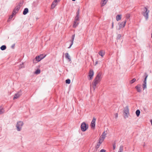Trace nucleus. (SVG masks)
Masks as SVG:
<instances>
[{
    "label": "nucleus",
    "instance_id": "1",
    "mask_svg": "<svg viewBox=\"0 0 152 152\" xmlns=\"http://www.w3.org/2000/svg\"><path fill=\"white\" fill-rule=\"evenodd\" d=\"M102 73L101 72H98L95 78L92 83L93 88L95 90L97 85L101 81L102 78Z\"/></svg>",
    "mask_w": 152,
    "mask_h": 152
},
{
    "label": "nucleus",
    "instance_id": "2",
    "mask_svg": "<svg viewBox=\"0 0 152 152\" xmlns=\"http://www.w3.org/2000/svg\"><path fill=\"white\" fill-rule=\"evenodd\" d=\"M124 113L125 118H128L129 115V110L128 106H126L124 108Z\"/></svg>",
    "mask_w": 152,
    "mask_h": 152
},
{
    "label": "nucleus",
    "instance_id": "3",
    "mask_svg": "<svg viewBox=\"0 0 152 152\" xmlns=\"http://www.w3.org/2000/svg\"><path fill=\"white\" fill-rule=\"evenodd\" d=\"M144 11L145 12H143L142 14L145 19L147 20L148 18V14L149 12V10H148L145 7Z\"/></svg>",
    "mask_w": 152,
    "mask_h": 152
},
{
    "label": "nucleus",
    "instance_id": "4",
    "mask_svg": "<svg viewBox=\"0 0 152 152\" xmlns=\"http://www.w3.org/2000/svg\"><path fill=\"white\" fill-rule=\"evenodd\" d=\"M81 130L83 132H85L87 130L88 128V125L86 124L84 122L81 124Z\"/></svg>",
    "mask_w": 152,
    "mask_h": 152
},
{
    "label": "nucleus",
    "instance_id": "5",
    "mask_svg": "<svg viewBox=\"0 0 152 152\" xmlns=\"http://www.w3.org/2000/svg\"><path fill=\"white\" fill-rule=\"evenodd\" d=\"M23 125V123L22 121L18 122L16 125L17 130L20 131L21 130L22 126Z\"/></svg>",
    "mask_w": 152,
    "mask_h": 152
},
{
    "label": "nucleus",
    "instance_id": "6",
    "mask_svg": "<svg viewBox=\"0 0 152 152\" xmlns=\"http://www.w3.org/2000/svg\"><path fill=\"white\" fill-rule=\"evenodd\" d=\"M94 75V72L93 70L90 69L89 71L88 76V79L89 80H92Z\"/></svg>",
    "mask_w": 152,
    "mask_h": 152
},
{
    "label": "nucleus",
    "instance_id": "7",
    "mask_svg": "<svg viewBox=\"0 0 152 152\" xmlns=\"http://www.w3.org/2000/svg\"><path fill=\"white\" fill-rule=\"evenodd\" d=\"M126 20H125L124 22H121L120 23H119V27L118 28H117V29L118 30H120L121 28H123L125 26L126 23Z\"/></svg>",
    "mask_w": 152,
    "mask_h": 152
},
{
    "label": "nucleus",
    "instance_id": "8",
    "mask_svg": "<svg viewBox=\"0 0 152 152\" xmlns=\"http://www.w3.org/2000/svg\"><path fill=\"white\" fill-rule=\"evenodd\" d=\"M96 119L95 118H93L91 122V128H94L95 126V122Z\"/></svg>",
    "mask_w": 152,
    "mask_h": 152
},
{
    "label": "nucleus",
    "instance_id": "9",
    "mask_svg": "<svg viewBox=\"0 0 152 152\" xmlns=\"http://www.w3.org/2000/svg\"><path fill=\"white\" fill-rule=\"evenodd\" d=\"M106 133L104 132L102 134V135H101V136L99 138V139L102 140L104 141V139L105 138L106 135Z\"/></svg>",
    "mask_w": 152,
    "mask_h": 152
},
{
    "label": "nucleus",
    "instance_id": "10",
    "mask_svg": "<svg viewBox=\"0 0 152 152\" xmlns=\"http://www.w3.org/2000/svg\"><path fill=\"white\" fill-rule=\"evenodd\" d=\"M41 60V58H40L39 56H37L33 60V62L34 63H36L38 62L39 61Z\"/></svg>",
    "mask_w": 152,
    "mask_h": 152
},
{
    "label": "nucleus",
    "instance_id": "11",
    "mask_svg": "<svg viewBox=\"0 0 152 152\" xmlns=\"http://www.w3.org/2000/svg\"><path fill=\"white\" fill-rule=\"evenodd\" d=\"M148 77V75H146L145 78V80L144 81L143 83V90L146 88V79Z\"/></svg>",
    "mask_w": 152,
    "mask_h": 152
},
{
    "label": "nucleus",
    "instance_id": "12",
    "mask_svg": "<svg viewBox=\"0 0 152 152\" xmlns=\"http://www.w3.org/2000/svg\"><path fill=\"white\" fill-rule=\"evenodd\" d=\"M21 95V91L18 92L17 93L15 94L13 97V99H16L19 97Z\"/></svg>",
    "mask_w": 152,
    "mask_h": 152
},
{
    "label": "nucleus",
    "instance_id": "13",
    "mask_svg": "<svg viewBox=\"0 0 152 152\" xmlns=\"http://www.w3.org/2000/svg\"><path fill=\"white\" fill-rule=\"evenodd\" d=\"M57 2L56 1V0H54V1L53 2L51 6V9H54L56 6L57 5Z\"/></svg>",
    "mask_w": 152,
    "mask_h": 152
},
{
    "label": "nucleus",
    "instance_id": "14",
    "mask_svg": "<svg viewBox=\"0 0 152 152\" xmlns=\"http://www.w3.org/2000/svg\"><path fill=\"white\" fill-rule=\"evenodd\" d=\"M19 9L20 8L19 6H16L12 12L13 14H15L17 12Z\"/></svg>",
    "mask_w": 152,
    "mask_h": 152
},
{
    "label": "nucleus",
    "instance_id": "15",
    "mask_svg": "<svg viewBox=\"0 0 152 152\" xmlns=\"http://www.w3.org/2000/svg\"><path fill=\"white\" fill-rule=\"evenodd\" d=\"M75 37V34H74V35H73L72 37V39L71 40V44L70 45V46L68 47L69 48H70L71 47L72 45H73V41H74V39Z\"/></svg>",
    "mask_w": 152,
    "mask_h": 152
},
{
    "label": "nucleus",
    "instance_id": "16",
    "mask_svg": "<svg viewBox=\"0 0 152 152\" xmlns=\"http://www.w3.org/2000/svg\"><path fill=\"white\" fill-rule=\"evenodd\" d=\"M108 1V0H102L101 2V6L102 7L105 5Z\"/></svg>",
    "mask_w": 152,
    "mask_h": 152
},
{
    "label": "nucleus",
    "instance_id": "17",
    "mask_svg": "<svg viewBox=\"0 0 152 152\" xmlns=\"http://www.w3.org/2000/svg\"><path fill=\"white\" fill-rule=\"evenodd\" d=\"M65 58L66 59L68 60L69 61H71V59L70 58V57L69 56V54L68 53H66L65 54Z\"/></svg>",
    "mask_w": 152,
    "mask_h": 152
},
{
    "label": "nucleus",
    "instance_id": "18",
    "mask_svg": "<svg viewBox=\"0 0 152 152\" xmlns=\"http://www.w3.org/2000/svg\"><path fill=\"white\" fill-rule=\"evenodd\" d=\"M79 23V21H78L76 20H75L74 21V24L73 25V27L74 28H76L78 25Z\"/></svg>",
    "mask_w": 152,
    "mask_h": 152
},
{
    "label": "nucleus",
    "instance_id": "19",
    "mask_svg": "<svg viewBox=\"0 0 152 152\" xmlns=\"http://www.w3.org/2000/svg\"><path fill=\"white\" fill-rule=\"evenodd\" d=\"M99 54L102 57H103L104 55L105 52L104 51L102 50L99 51Z\"/></svg>",
    "mask_w": 152,
    "mask_h": 152
},
{
    "label": "nucleus",
    "instance_id": "20",
    "mask_svg": "<svg viewBox=\"0 0 152 152\" xmlns=\"http://www.w3.org/2000/svg\"><path fill=\"white\" fill-rule=\"evenodd\" d=\"M121 15H117L116 18V20L117 21H118L120 20L121 19Z\"/></svg>",
    "mask_w": 152,
    "mask_h": 152
},
{
    "label": "nucleus",
    "instance_id": "21",
    "mask_svg": "<svg viewBox=\"0 0 152 152\" xmlns=\"http://www.w3.org/2000/svg\"><path fill=\"white\" fill-rule=\"evenodd\" d=\"M135 88L137 92H140L141 91V87L140 86H137L135 87Z\"/></svg>",
    "mask_w": 152,
    "mask_h": 152
},
{
    "label": "nucleus",
    "instance_id": "22",
    "mask_svg": "<svg viewBox=\"0 0 152 152\" xmlns=\"http://www.w3.org/2000/svg\"><path fill=\"white\" fill-rule=\"evenodd\" d=\"M28 12V9L26 8H25L23 11V14L24 15H26Z\"/></svg>",
    "mask_w": 152,
    "mask_h": 152
},
{
    "label": "nucleus",
    "instance_id": "23",
    "mask_svg": "<svg viewBox=\"0 0 152 152\" xmlns=\"http://www.w3.org/2000/svg\"><path fill=\"white\" fill-rule=\"evenodd\" d=\"M4 111L3 108L1 107H0V114H1L4 113Z\"/></svg>",
    "mask_w": 152,
    "mask_h": 152
},
{
    "label": "nucleus",
    "instance_id": "24",
    "mask_svg": "<svg viewBox=\"0 0 152 152\" xmlns=\"http://www.w3.org/2000/svg\"><path fill=\"white\" fill-rule=\"evenodd\" d=\"M6 48V47L5 45H3L0 47L1 49L2 50H5Z\"/></svg>",
    "mask_w": 152,
    "mask_h": 152
},
{
    "label": "nucleus",
    "instance_id": "25",
    "mask_svg": "<svg viewBox=\"0 0 152 152\" xmlns=\"http://www.w3.org/2000/svg\"><path fill=\"white\" fill-rule=\"evenodd\" d=\"M140 113V111L139 110H137L136 111V114L137 116H139Z\"/></svg>",
    "mask_w": 152,
    "mask_h": 152
},
{
    "label": "nucleus",
    "instance_id": "26",
    "mask_svg": "<svg viewBox=\"0 0 152 152\" xmlns=\"http://www.w3.org/2000/svg\"><path fill=\"white\" fill-rule=\"evenodd\" d=\"M100 145H100L99 143H97L96 145L95 146V148L96 149V150H97L99 148Z\"/></svg>",
    "mask_w": 152,
    "mask_h": 152
},
{
    "label": "nucleus",
    "instance_id": "27",
    "mask_svg": "<svg viewBox=\"0 0 152 152\" xmlns=\"http://www.w3.org/2000/svg\"><path fill=\"white\" fill-rule=\"evenodd\" d=\"M40 72V71L39 69H37L35 72V73L36 74H39Z\"/></svg>",
    "mask_w": 152,
    "mask_h": 152
},
{
    "label": "nucleus",
    "instance_id": "28",
    "mask_svg": "<svg viewBox=\"0 0 152 152\" xmlns=\"http://www.w3.org/2000/svg\"><path fill=\"white\" fill-rule=\"evenodd\" d=\"M15 15V14H13V13H12V15H11L9 17V19L8 20V21H10V20H11L13 18L14 15Z\"/></svg>",
    "mask_w": 152,
    "mask_h": 152
},
{
    "label": "nucleus",
    "instance_id": "29",
    "mask_svg": "<svg viewBox=\"0 0 152 152\" xmlns=\"http://www.w3.org/2000/svg\"><path fill=\"white\" fill-rule=\"evenodd\" d=\"M79 15H76L75 18V20L78 21H79Z\"/></svg>",
    "mask_w": 152,
    "mask_h": 152
},
{
    "label": "nucleus",
    "instance_id": "30",
    "mask_svg": "<svg viewBox=\"0 0 152 152\" xmlns=\"http://www.w3.org/2000/svg\"><path fill=\"white\" fill-rule=\"evenodd\" d=\"M39 56L40 58H41V60L43 59V58H44L45 56H43V54L40 55Z\"/></svg>",
    "mask_w": 152,
    "mask_h": 152
},
{
    "label": "nucleus",
    "instance_id": "31",
    "mask_svg": "<svg viewBox=\"0 0 152 152\" xmlns=\"http://www.w3.org/2000/svg\"><path fill=\"white\" fill-rule=\"evenodd\" d=\"M122 37L121 35V34H118L117 37V39H121Z\"/></svg>",
    "mask_w": 152,
    "mask_h": 152
},
{
    "label": "nucleus",
    "instance_id": "32",
    "mask_svg": "<svg viewBox=\"0 0 152 152\" xmlns=\"http://www.w3.org/2000/svg\"><path fill=\"white\" fill-rule=\"evenodd\" d=\"M123 146L122 145L120 146L119 149V151H123Z\"/></svg>",
    "mask_w": 152,
    "mask_h": 152
},
{
    "label": "nucleus",
    "instance_id": "33",
    "mask_svg": "<svg viewBox=\"0 0 152 152\" xmlns=\"http://www.w3.org/2000/svg\"><path fill=\"white\" fill-rule=\"evenodd\" d=\"M66 83L70 84V80L69 79H67L66 80Z\"/></svg>",
    "mask_w": 152,
    "mask_h": 152
},
{
    "label": "nucleus",
    "instance_id": "34",
    "mask_svg": "<svg viewBox=\"0 0 152 152\" xmlns=\"http://www.w3.org/2000/svg\"><path fill=\"white\" fill-rule=\"evenodd\" d=\"M130 17V15L129 14H126V19H128Z\"/></svg>",
    "mask_w": 152,
    "mask_h": 152
},
{
    "label": "nucleus",
    "instance_id": "35",
    "mask_svg": "<svg viewBox=\"0 0 152 152\" xmlns=\"http://www.w3.org/2000/svg\"><path fill=\"white\" fill-rule=\"evenodd\" d=\"M136 81V79L135 78H134L132 80H131L130 81V83H132Z\"/></svg>",
    "mask_w": 152,
    "mask_h": 152
},
{
    "label": "nucleus",
    "instance_id": "36",
    "mask_svg": "<svg viewBox=\"0 0 152 152\" xmlns=\"http://www.w3.org/2000/svg\"><path fill=\"white\" fill-rule=\"evenodd\" d=\"M98 141H99L97 143H99L100 145H101L103 142V141L99 139V140Z\"/></svg>",
    "mask_w": 152,
    "mask_h": 152
},
{
    "label": "nucleus",
    "instance_id": "37",
    "mask_svg": "<svg viewBox=\"0 0 152 152\" xmlns=\"http://www.w3.org/2000/svg\"><path fill=\"white\" fill-rule=\"evenodd\" d=\"M80 9H78V10L77 12V13L76 15H79V13H80Z\"/></svg>",
    "mask_w": 152,
    "mask_h": 152
},
{
    "label": "nucleus",
    "instance_id": "38",
    "mask_svg": "<svg viewBox=\"0 0 152 152\" xmlns=\"http://www.w3.org/2000/svg\"><path fill=\"white\" fill-rule=\"evenodd\" d=\"M23 67H24V66H23V64H20L19 66V68H23Z\"/></svg>",
    "mask_w": 152,
    "mask_h": 152
},
{
    "label": "nucleus",
    "instance_id": "39",
    "mask_svg": "<svg viewBox=\"0 0 152 152\" xmlns=\"http://www.w3.org/2000/svg\"><path fill=\"white\" fill-rule=\"evenodd\" d=\"M106 150L103 149L101 150L99 152H106Z\"/></svg>",
    "mask_w": 152,
    "mask_h": 152
},
{
    "label": "nucleus",
    "instance_id": "40",
    "mask_svg": "<svg viewBox=\"0 0 152 152\" xmlns=\"http://www.w3.org/2000/svg\"><path fill=\"white\" fill-rule=\"evenodd\" d=\"M113 149L114 150L115 149V148H116V146H115V144H114L113 145Z\"/></svg>",
    "mask_w": 152,
    "mask_h": 152
},
{
    "label": "nucleus",
    "instance_id": "41",
    "mask_svg": "<svg viewBox=\"0 0 152 152\" xmlns=\"http://www.w3.org/2000/svg\"><path fill=\"white\" fill-rule=\"evenodd\" d=\"M15 44H13L12 46H11V48H14V47H15Z\"/></svg>",
    "mask_w": 152,
    "mask_h": 152
},
{
    "label": "nucleus",
    "instance_id": "42",
    "mask_svg": "<svg viewBox=\"0 0 152 152\" xmlns=\"http://www.w3.org/2000/svg\"><path fill=\"white\" fill-rule=\"evenodd\" d=\"M118 117V114L117 113H116L115 114V118H117Z\"/></svg>",
    "mask_w": 152,
    "mask_h": 152
},
{
    "label": "nucleus",
    "instance_id": "43",
    "mask_svg": "<svg viewBox=\"0 0 152 152\" xmlns=\"http://www.w3.org/2000/svg\"><path fill=\"white\" fill-rule=\"evenodd\" d=\"M113 28V22L112 23V28Z\"/></svg>",
    "mask_w": 152,
    "mask_h": 152
},
{
    "label": "nucleus",
    "instance_id": "44",
    "mask_svg": "<svg viewBox=\"0 0 152 152\" xmlns=\"http://www.w3.org/2000/svg\"><path fill=\"white\" fill-rule=\"evenodd\" d=\"M98 63V61H96L95 63V65H96Z\"/></svg>",
    "mask_w": 152,
    "mask_h": 152
},
{
    "label": "nucleus",
    "instance_id": "45",
    "mask_svg": "<svg viewBox=\"0 0 152 152\" xmlns=\"http://www.w3.org/2000/svg\"><path fill=\"white\" fill-rule=\"evenodd\" d=\"M151 125H152V120H151Z\"/></svg>",
    "mask_w": 152,
    "mask_h": 152
},
{
    "label": "nucleus",
    "instance_id": "46",
    "mask_svg": "<svg viewBox=\"0 0 152 152\" xmlns=\"http://www.w3.org/2000/svg\"><path fill=\"white\" fill-rule=\"evenodd\" d=\"M118 152H123V151H118Z\"/></svg>",
    "mask_w": 152,
    "mask_h": 152
},
{
    "label": "nucleus",
    "instance_id": "47",
    "mask_svg": "<svg viewBox=\"0 0 152 152\" xmlns=\"http://www.w3.org/2000/svg\"><path fill=\"white\" fill-rule=\"evenodd\" d=\"M151 38H152V33H151Z\"/></svg>",
    "mask_w": 152,
    "mask_h": 152
},
{
    "label": "nucleus",
    "instance_id": "48",
    "mask_svg": "<svg viewBox=\"0 0 152 152\" xmlns=\"http://www.w3.org/2000/svg\"><path fill=\"white\" fill-rule=\"evenodd\" d=\"M72 1H75L76 0H72Z\"/></svg>",
    "mask_w": 152,
    "mask_h": 152
}]
</instances>
